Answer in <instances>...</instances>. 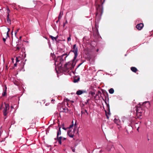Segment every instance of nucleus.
I'll return each instance as SVG.
<instances>
[{
  "mask_svg": "<svg viewBox=\"0 0 153 153\" xmlns=\"http://www.w3.org/2000/svg\"><path fill=\"white\" fill-rule=\"evenodd\" d=\"M78 47L75 44L73 45L70 52V53L72 52L74 53V55L73 59L71 62H69L65 65L64 67L65 71H66L69 69L72 70L74 68L76 62L75 60L78 55Z\"/></svg>",
  "mask_w": 153,
  "mask_h": 153,
  "instance_id": "nucleus-1",
  "label": "nucleus"
},
{
  "mask_svg": "<svg viewBox=\"0 0 153 153\" xmlns=\"http://www.w3.org/2000/svg\"><path fill=\"white\" fill-rule=\"evenodd\" d=\"M4 107H3V105H2L0 108V109H3V112L4 116H6L7 114V110L9 109V105L8 104L4 102Z\"/></svg>",
  "mask_w": 153,
  "mask_h": 153,
  "instance_id": "nucleus-2",
  "label": "nucleus"
},
{
  "mask_svg": "<svg viewBox=\"0 0 153 153\" xmlns=\"http://www.w3.org/2000/svg\"><path fill=\"white\" fill-rule=\"evenodd\" d=\"M69 53L68 54H67V53H65L64 54H63L61 56H58L60 62H59V64H61V65L60 66H61L62 65V64L63 63V62L64 60H65L66 58L68 56V55L69 54Z\"/></svg>",
  "mask_w": 153,
  "mask_h": 153,
  "instance_id": "nucleus-3",
  "label": "nucleus"
},
{
  "mask_svg": "<svg viewBox=\"0 0 153 153\" xmlns=\"http://www.w3.org/2000/svg\"><path fill=\"white\" fill-rule=\"evenodd\" d=\"M105 102L106 105L107 110L108 111V112H107L105 110V115L107 117V118L108 119L109 118L108 115H110V107L109 104L107 103L106 101H105Z\"/></svg>",
  "mask_w": 153,
  "mask_h": 153,
  "instance_id": "nucleus-4",
  "label": "nucleus"
},
{
  "mask_svg": "<svg viewBox=\"0 0 153 153\" xmlns=\"http://www.w3.org/2000/svg\"><path fill=\"white\" fill-rule=\"evenodd\" d=\"M142 109L140 107H138L136 108L137 115L138 117L142 116Z\"/></svg>",
  "mask_w": 153,
  "mask_h": 153,
  "instance_id": "nucleus-5",
  "label": "nucleus"
},
{
  "mask_svg": "<svg viewBox=\"0 0 153 153\" xmlns=\"http://www.w3.org/2000/svg\"><path fill=\"white\" fill-rule=\"evenodd\" d=\"M74 133V131H73L71 129L68 130L67 134L71 137H73Z\"/></svg>",
  "mask_w": 153,
  "mask_h": 153,
  "instance_id": "nucleus-6",
  "label": "nucleus"
},
{
  "mask_svg": "<svg viewBox=\"0 0 153 153\" xmlns=\"http://www.w3.org/2000/svg\"><path fill=\"white\" fill-rule=\"evenodd\" d=\"M103 93V95L105 96V98L104 99L103 97H102V99L105 102V101H106L107 100H109L108 94L107 92Z\"/></svg>",
  "mask_w": 153,
  "mask_h": 153,
  "instance_id": "nucleus-7",
  "label": "nucleus"
},
{
  "mask_svg": "<svg viewBox=\"0 0 153 153\" xmlns=\"http://www.w3.org/2000/svg\"><path fill=\"white\" fill-rule=\"evenodd\" d=\"M7 22L10 25L11 24V20L9 19V13L10 12V10L9 9V8H8L7 9Z\"/></svg>",
  "mask_w": 153,
  "mask_h": 153,
  "instance_id": "nucleus-8",
  "label": "nucleus"
},
{
  "mask_svg": "<svg viewBox=\"0 0 153 153\" xmlns=\"http://www.w3.org/2000/svg\"><path fill=\"white\" fill-rule=\"evenodd\" d=\"M143 23H140L137 24L136 27L138 30H140L142 29V28L143 27Z\"/></svg>",
  "mask_w": 153,
  "mask_h": 153,
  "instance_id": "nucleus-9",
  "label": "nucleus"
},
{
  "mask_svg": "<svg viewBox=\"0 0 153 153\" xmlns=\"http://www.w3.org/2000/svg\"><path fill=\"white\" fill-rule=\"evenodd\" d=\"M59 59H59V56H58L57 57L56 59H54V61H55L54 65H59V66H60V64H59V62H60V60H59Z\"/></svg>",
  "mask_w": 153,
  "mask_h": 153,
  "instance_id": "nucleus-10",
  "label": "nucleus"
},
{
  "mask_svg": "<svg viewBox=\"0 0 153 153\" xmlns=\"http://www.w3.org/2000/svg\"><path fill=\"white\" fill-rule=\"evenodd\" d=\"M94 27H95V32H96V34H99V32H98V30L99 26H98V24L96 22L95 23Z\"/></svg>",
  "mask_w": 153,
  "mask_h": 153,
  "instance_id": "nucleus-11",
  "label": "nucleus"
},
{
  "mask_svg": "<svg viewBox=\"0 0 153 153\" xmlns=\"http://www.w3.org/2000/svg\"><path fill=\"white\" fill-rule=\"evenodd\" d=\"M114 122L117 125L119 126L120 125V121L119 119L115 118L114 120Z\"/></svg>",
  "mask_w": 153,
  "mask_h": 153,
  "instance_id": "nucleus-12",
  "label": "nucleus"
},
{
  "mask_svg": "<svg viewBox=\"0 0 153 153\" xmlns=\"http://www.w3.org/2000/svg\"><path fill=\"white\" fill-rule=\"evenodd\" d=\"M81 114H84L85 115H88V113L87 111L85 109H83V110H82L81 112Z\"/></svg>",
  "mask_w": 153,
  "mask_h": 153,
  "instance_id": "nucleus-13",
  "label": "nucleus"
},
{
  "mask_svg": "<svg viewBox=\"0 0 153 153\" xmlns=\"http://www.w3.org/2000/svg\"><path fill=\"white\" fill-rule=\"evenodd\" d=\"M85 91L83 90H78L76 92V94L78 95H80L85 92Z\"/></svg>",
  "mask_w": 153,
  "mask_h": 153,
  "instance_id": "nucleus-14",
  "label": "nucleus"
},
{
  "mask_svg": "<svg viewBox=\"0 0 153 153\" xmlns=\"http://www.w3.org/2000/svg\"><path fill=\"white\" fill-rule=\"evenodd\" d=\"M97 9L98 11L99 12L102 11V7L101 5H98V7H97Z\"/></svg>",
  "mask_w": 153,
  "mask_h": 153,
  "instance_id": "nucleus-15",
  "label": "nucleus"
},
{
  "mask_svg": "<svg viewBox=\"0 0 153 153\" xmlns=\"http://www.w3.org/2000/svg\"><path fill=\"white\" fill-rule=\"evenodd\" d=\"M77 4L79 6H81L84 5L85 3H84V1L83 0H79L78 1V3Z\"/></svg>",
  "mask_w": 153,
  "mask_h": 153,
  "instance_id": "nucleus-16",
  "label": "nucleus"
},
{
  "mask_svg": "<svg viewBox=\"0 0 153 153\" xmlns=\"http://www.w3.org/2000/svg\"><path fill=\"white\" fill-rule=\"evenodd\" d=\"M61 127H60L59 128V129L57 131V137H58V136H59V135H60L61 134Z\"/></svg>",
  "mask_w": 153,
  "mask_h": 153,
  "instance_id": "nucleus-17",
  "label": "nucleus"
},
{
  "mask_svg": "<svg viewBox=\"0 0 153 153\" xmlns=\"http://www.w3.org/2000/svg\"><path fill=\"white\" fill-rule=\"evenodd\" d=\"M131 70L134 73H136L137 70V68L136 67H131Z\"/></svg>",
  "mask_w": 153,
  "mask_h": 153,
  "instance_id": "nucleus-18",
  "label": "nucleus"
},
{
  "mask_svg": "<svg viewBox=\"0 0 153 153\" xmlns=\"http://www.w3.org/2000/svg\"><path fill=\"white\" fill-rule=\"evenodd\" d=\"M50 37L51 39H52V40L53 41H54V40H55L56 41H57V39L58 38V36H56L55 37H53V36H51V35H50Z\"/></svg>",
  "mask_w": 153,
  "mask_h": 153,
  "instance_id": "nucleus-19",
  "label": "nucleus"
},
{
  "mask_svg": "<svg viewBox=\"0 0 153 153\" xmlns=\"http://www.w3.org/2000/svg\"><path fill=\"white\" fill-rule=\"evenodd\" d=\"M80 79V77H78L76 78H74V80H73V82L74 83H76L78 82Z\"/></svg>",
  "mask_w": 153,
  "mask_h": 153,
  "instance_id": "nucleus-20",
  "label": "nucleus"
},
{
  "mask_svg": "<svg viewBox=\"0 0 153 153\" xmlns=\"http://www.w3.org/2000/svg\"><path fill=\"white\" fill-rule=\"evenodd\" d=\"M2 96H4L7 95V87H5V89L4 91V92L2 94Z\"/></svg>",
  "mask_w": 153,
  "mask_h": 153,
  "instance_id": "nucleus-21",
  "label": "nucleus"
},
{
  "mask_svg": "<svg viewBox=\"0 0 153 153\" xmlns=\"http://www.w3.org/2000/svg\"><path fill=\"white\" fill-rule=\"evenodd\" d=\"M109 93L110 94H112L114 92V89L113 88H111L109 90Z\"/></svg>",
  "mask_w": 153,
  "mask_h": 153,
  "instance_id": "nucleus-22",
  "label": "nucleus"
},
{
  "mask_svg": "<svg viewBox=\"0 0 153 153\" xmlns=\"http://www.w3.org/2000/svg\"><path fill=\"white\" fill-rule=\"evenodd\" d=\"M63 15V13L61 11L59 14V15L58 17V19H60L62 17V15Z\"/></svg>",
  "mask_w": 153,
  "mask_h": 153,
  "instance_id": "nucleus-23",
  "label": "nucleus"
},
{
  "mask_svg": "<svg viewBox=\"0 0 153 153\" xmlns=\"http://www.w3.org/2000/svg\"><path fill=\"white\" fill-rule=\"evenodd\" d=\"M74 125V124L73 121H72V122L71 124L67 128L69 129H70L71 128H72L73 127Z\"/></svg>",
  "mask_w": 153,
  "mask_h": 153,
  "instance_id": "nucleus-24",
  "label": "nucleus"
},
{
  "mask_svg": "<svg viewBox=\"0 0 153 153\" xmlns=\"http://www.w3.org/2000/svg\"><path fill=\"white\" fill-rule=\"evenodd\" d=\"M146 103H147L148 105V107H150V103L149 101H146L143 102V104H145Z\"/></svg>",
  "mask_w": 153,
  "mask_h": 153,
  "instance_id": "nucleus-25",
  "label": "nucleus"
},
{
  "mask_svg": "<svg viewBox=\"0 0 153 153\" xmlns=\"http://www.w3.org/2000/svg\"><path fill=\"white\" fill-rule=\"evenodd\" d=\"M62 137H61V136H60V137H59L58 136V137H56V138H55L54 139L55 140H62Z\"/></svg>",
  "mask_w": 153,
  "mask_h": 153,
  "instance_id": "nucleus-26",
  "label": "nucleus"
},
{
  "mask_svg": "<svg viewBox=\"0 0 153 153\" xmlns=\"http://www.w3.org/2000/svg\"><path fill=\"white\" fill-rule=\"evenodd\" d=\"M63 110H64V111H62L63 112H67V111H68V109L66 107L65 108H62Z\"/></svg>",
  "mask_w": 153,
  "mask_h": 153,
  "instance_id": "nucleus-27",
  "label": "nucleus"
},
{
  "mask_svg": "<svg viewBox=\"0 0 153 153\" xmlns=\"http://www.w3.org/2000/svg\"><path fill=\"white\" fill-rule=\"evenodd\" d=\"M51 56L52 57L53 59V60H54V59H55V55L53 53H51Z\"/></svg>",
  "mask_w": 153,
  "mask_h": 153,
  "instance_id": "nucleus-28",
  "label": "nucleus"
},
{
  "mask_svg": "<svg viewBox=\"0 0 153 153\" xmlns=\"http://www.w3.org/2000/svg\"><path fill=\"white\" fill-rule=\"evenodd\" d=\"M90 94L92 96H94V95H95V93L92 91L90 92Z\"/></svg>",
  "mask_w": 153,
  "mask_h": 153,
  "instance_id": "nucleus-29",
  "label": "nucleus"
},
{
  "mask_svg": "<svg viewBox=\"0 0 153 153\" xmlns=\"http://www.w3.org/2000/svg\"><path fill=\"white\" fill-rule=\"evenodd\" d=\"M101 93V92H100V91H98V92H97V94H96V95L95 96V97H96V96H97V95H98V94H100Z\"/></svg>",
  "mask_w": 153,
  "mask_h": 153,
  "instance_id": "nucleus-30",
  "label": "nucleus"
},
{
  "mask_svg": "<svg viewBox=\"0 0 153 153\" xmlns=\"http://www.w3.org/2000/svg\"><path fill=\"white\" fill-rule=\"evenodd\" d=\"M71 36L70 35H69V36L67 40H68V41H69L71 40Z\"/></svg>",
  "mask_w": 153,
  "mask_h": 153,
  "instance_id": "nucleus-31",
  "label": "nucleus"
},
{
  "mask_svg": "<svg viewBox=\"0 0 153 153\" xmlns=\"http://www.w3.org/2000/svg\"><path fill=\"white\" fill-rule=\"evenodd\" d=\"M9 37V33H8V32H7V34H6V39H7Z\"/></svg>",
  "mask_w": 153,
  "mask_h": 153,
  "instance_id": "nucleus-32",
  "label": "nucleus"
},
{
  "mask_svg": "<svg viewBox=\"0 0 153 153\" xmlns=\"http://www.w3.org/2000/svg\"><path fill=\"white\" fill-rule=\"evenodd\" d=\"M58 141V142L60 144V145H61L62 144V141H61V140H57Z\"/></svg>",
  "mask_w": 153,
  "mask_h": 153,
  "instance_id": "nucleus-33",
  "label": "nucleus"
},
{
  "mask_svg": "<svg viewBox=\"0 0 153 153\" xmlns=\"http://www.w3.org/2000/svg\"><path fill=\"white\" fill-rule=\"evenodd\" d=\"M71 148L72 149V151L73 152H75V149H74L73 148V147H71Z\"/></svg>",
  "mask_w": 153,
  "mask_h": 153,
  "instance_id": "nucleus-34",
  "label": "nucleus"
},
{
  "mask_svg": "<svg viewBox=\"0 0 153 153\" xmlns=\"http://www.w3.org/2000/svg\"><path fill=\"white\" fill-rule=\"evenodd\" d=\"M20 48H19V47L18 46H17L16 47V51H19V49H20Z\"/></svg>",
  "mask_w": 153,
  "mask_h": 153,
  "instance_id": "nucleus-35",
  "label": "nucleus"
},
{
  "mask_svg": "<svg viewBox=\"0 0 153 153\" xmlns=\"http://www.w3.org/2000/svg\"><path fill=\"white\" fill-rule=\"evenodd\" d=\"M16 62H19V60L18 59V58L17 57H16Z\"/></svg>",
  "mask_w": 153,
  "mask_h": 153,
  "instance_id": "nucleus-36",
  "label": "nucleus"
},
{
  "mask_svg": "<svg viewBox=\"0 0 153 153\" xmlns=\"http://www.w3.org/2000/svg\"><path fill=\"white\" fill-rule=\"evenodd\" d=\"M67 23V20H66L65 23H63V27H64L65 25V24Z\"/></svg>",
  "mask_w": 153,
  "mask_h": 153,
  "instance_id": "nucleus-37",
  "label": "nucleus"
},
{
  "mask_svg": "<svg viewBox=\"0 0 153 153\" xmlns=\"http://www.w3.org/2000/svg\"><path fill=\"white\" fill-rule=\"evenodd\" d=\"M83 62H82L81 63L79 64L77 66V68H78L83 63Z\"/></svg>",
  "mask_w": 153,
  "mask_h": 153,
  "instance_id": "nucleus-38",
  "label": "nucleus"
},
{
  "mask_svg": "<svg viewBox=\"0 0 153 153\" xmlns=\"http://www.w3.org/2000/svg\"><path fill=\"white\" fill-rule=\"evenodd\" d=\"M77 124L76 123V122L74 124V127L77 128Z\"/></svg>",
  "mask_w": 153,
  "mask_h": 153,
  "instance_id": "nucleus-39",
  "label": "nucleus"
},
{
  "mask_svg": "<svg viewBox=\"0 0 153 153\" xmlns=\"http://www.w3.org/2000/svg\"><path fill=\"white\" fill-rule=\"evenodd\" d=\"M76 128L74 127V129L73 131H74V133H75V131L76 130Z\"/></svg>",
  "mask_w": 153,
  "mask_h": 153,
  "instance_id": "nucleus-40",
  "label": "nucleus"
},
{
  "mask_svg": "<svg viewBox=\"0 0 153 153\" xmlns=\"http://www.w3.org/2000/svg\"><path fill=\"white\" fill-rule=\"evenodd\" d=\"M6 38H3V41H4V42H5L6 41Z\"/></svg>",
  "mask_w": 153,
  "mask_h": 153,
  "instance_id": "nucleus-41",
  "label": "nucleus"
},
{
  "mask_svg": "<svg viewBox=\"0 0 153 153\" xmlns=\"http://www.w3.org/2000/svg\"><path fill=\"white\" fill-rule=\"evenodd\" d=\"M60 20V19H58V20H57L56 22V23H58V22L59 21V20Z\"/></svg>",
  "mask_w": 153,
  "mask_h": 153,
  "instance_id": "nucleus-42",
  "label": "nucleus"
},
{
  "mask_svg": "<svg viewBox=\"0 0 153 153\" xmlns=\"http://www.w3.org/2000/svg\"><path fill=\"white\" fill-rule=\"evenodd\" d=\"M62 128L63 129H64V130H66V129H67V128H65V127H62Z\"/></svg>",
  "mask_w": 153,
  "mask_h": 153,
  "instance_id": "nucleus-43",
  "label": "nucleus"
},
{
  "mask_svg": "<svg viewBox=\"0 0 153 153\" xmlns=\"http://www.w3.org/2000/svg\"><path fill=\"white\" fill-rule=\"evenodd\" d=\"M88 101H89V100H87V101L85 102V103L86 104H87L88 102Z\"/></svg>",
  "mask_w": 153,
  "mask_h": 153,
  "instance_id": "nucleus-44",
  "label": "nucleus"
},
{
  "mask_svg": "<svg viewBox=\"0 0 153 153\" xmlns=\"http://www.w3.org/2000/svg\"><path fill=\"white\" fill-rule=\"evenodd\" d=\"M19 29H18L17 30V31L16 32H15V34H16V33H17V32H18L19 31Z\"/></svg>",
  "mask_w": 153,
  "mask_h": 153,
  "instance_id": "nucleus-45",
  "label": "nucleus"
},
{
  "mask_svg": "<svg viewBox=\"0 0 153 153\" xmlns=\"http://www.w3.org/2000/svg\"><path fill=\"white\" fill-rule=\"evenodd\" d=\"M7 29L8 30V31L7 32H8V33H9V32L10 31V29L8 28H7Z\"/></svg>",
  "mask_w": 153,
  "mask_h": 153,
  "instance_id": "nucleus-46",
  "label": "nucleus"
},
{
  "mask_svg": "<svg viewBox=\"0 0 153 153\" xmlns=\"http://www.w3.org/2000/svg\"><path fill=\"white\" fill-rule=\"evenodd\" d=\"M17 63H16L14 64V66L15 67H16V66H17Z\"/></svg>",
  "mask_w": 153,
  "mask_h": 153,
  "instance_id": "nucleus-47",
  "label": "nucleus"
},
{
  "mask_svg": "<svg viewBox=\"0 0 153 153\" xmlns=\"http://www.w3.org/2000/svg\"><path fill=\"white\" fill-rule=\"evenodd\" d=\"M14 59L13 58H11V60L13 62V63L14 62H13V60H14Z\"/></svg>",
  "mask_w": 153,
  "mask_h": 153,
  "instance_id": "nucleus-48",
  "label": "nucleus"
},
{
  "mask_svg": "<svg viewBox=\"0 0 153 153\" xmlns=\"http://www.w3.org/2000/svg\"><path fill=\"white\" fill-rule=\"evenodd\" d=\"M66 140V138H65V137H63V140Z\"/></svg>",
  "mask_w": 153,
  "mask_h": 153,
  "instance_id": "nucleus-49",
  "label": "nucleus"
},
{
  "mask_svg": "<svg viewBox=\"0 0 153 153\" xmlns=\"http://www.w3.org/2000/svg\"><path fill=\"white\" fill-rule=\"evenodd\" d=\"M8 68H7V65H6V69H7H7H8Z\"/></svg>",
  "mask_w": 153,
  "mask_h": 153,
  "instance_id": "nucleus-50",
  "label": "nucleus"
},
{
  "mask_svg": "<svg viewBox=\"0 0 153 153\" xmlns=\"http://www.w3.org/2000/svg\"><path fill=\"white\" fill-rule=\"evenodd\" d=\"M139 127H138V128H137V130L138 131H139V130H139Z\"/></svg>",
  "mask_w": 153,
  "mask_h": 153,
  "instance_id": "nucleus-51",
  "label": "nucleus"
},
{
  "mask_svg": "<svg viewBox=\"0 0 153 153\" xmlns=\"http://www.w3.org/2000/svg\"><path fill=\"white\" fill-rule=\"evenodd\" d=\"M98 51H99V49H97V50L96 51H97V52H98Z\"/></svg>",
  "mask_w": 153,
  "mask_h": 153,
  "instance_id": "nucleus-52",
  "label": "nucleus"
},
{
  "mask_svg": "<svg viewBox=\"0 0 153 153\" xmlns=\"http://www.w3.org/2000/svg\"><path fill=\"white\" fill-rule=\"evenodd\" d=\"M22 38V36H20L19 37V38L20 39H21Z\"/></svg>",
  "mask_w": 153,
  "mask_h": 153,
  "instance_id": "nucleus-53",
  "label": "nucleus"
},
{
  "mask_svg": "<svg viewBox=\"0 0 153 153\" xmlns=\"http://www.w3.org/2000/svg\"><path fill=\"white\" fill-rule=\"evenodd\" d=\"M100 153H101V152H102V151H100Z\"/></svg>",
  "mask_w": 153,
  "mask_h": 153,
  "instance_id": "nucleus-54",
  "label": "nucleus"
},
{
  "mask_svg": "<svg viewBox=\"0 0 153 153\" xmlns=\"http://www.w3.org/2000/svg\"><path fill=\"white\" fill-rule=\"evenodd\" d=\"M52 101H53V99H52V100H51Z\"/></svg>",
  "mask_w": 153,
  "mask_h": 153,
  "instance_id": "nucleus-55",
  "label": "nucleus"
},
{
  "mask_svg": "<svg viewBox=\"0 0 153 153\" xmlns=\"http://www.w3.org/2000/svg\"><path fill=\"white\" fill-rule=\"evenodd\" d=\"M13 33V30H12V31L11 32V33Z\"/></svg>",
  "mask_w": 153,
  "mask_h": 153,
  "instance_id": "nucleus-56",
  "label": "nucleus"
},
{
  "mask_svg": "<svg viewBox=\"0 0 153 153\" xmlns=\"http://www.w3.org/2000/svg\"><path fill=\"white\" fill-rule=\"evenodd\" d=\"M11 108H13V107L12 106H11Z\"/></svg>",
  "mask_w": 153,
  "mask_h": 153,
  "instance_id": "nucleus-57",
  "label": "nucleus"
},
{
  "mask_svg": "<svg viewBox=\"0 0 153 153\" xmlns=\"http://www.w3.org/2000/svg\"><path fill=\"white\" fill-rule=\"evenodd\" d=\"M66 100H68V99H66Z\"/></svg>",
  "mask_w": 153,
  "mask_h": 153,
  "instance_id": "nucleus-58",
  "label": "nucleus"
},
{
  "mask_svg": "<svg viewBox=\"0 0 153 153\" xmlns=\"http://www.w3.org/2000/svg\"><path fill=\"white\" fill-rule=\"evenodd\" d=\"M72 102H74V101H72Z\"/></svg>",
  "mask_w": 153,
  "mask_h": 153,
  "instance_id": "nucleus-59",
  "label": "nucleus"
},
{
  "mask_svg": "<svg viewBox=\"0 0 153 153\" xmlns=\"http://www.w3.org/2000/svg\"><path fill=\"white\" fill-rule=\"evenodd\" d=\"M6 117H5V118H4V119H6Z\"/></svg>",
  "mask_w": 153,
  "mask_h": 153,
  "instance_id": "nucleus-60",
  "label": "nucleus"
},
{
  "mask_svg": "<svg viewBox=\"0 0 153 153\" xmlns=\"http://www.w3.org/2000/svg\"><path fill=\"white\" fill-rule=\"evenodd\" d=\"M62 126H64V124H63L62 125Z\"/></svg>",
  "mask_w": 153,
  "mask_h": 153,
  "instance_id": "nucleus-61",
  "label": "nucleus"
}]
</instances>
